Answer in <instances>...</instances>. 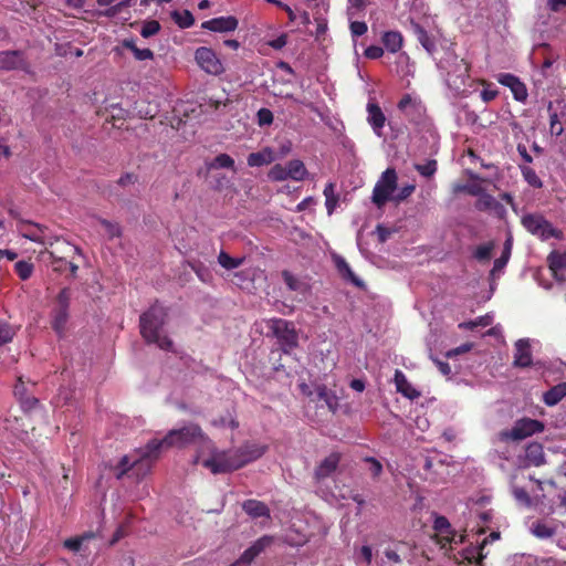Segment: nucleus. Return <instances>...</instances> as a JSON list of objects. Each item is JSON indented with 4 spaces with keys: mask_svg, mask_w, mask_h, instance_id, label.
I'll return each mask as SVG.
<instances>
[{
    "mask_svg": "<svg viewBox=\"0 0 566 566\" xmlns=\"http://www.w3.org/2000/svg\"><path fill=\"white\" fill-rule=\"evenodd\" d=\"M160 452V449H153L149 441L144 448L124 455L116 467V478L120 480L125 475H130L137 481L144 479L150 472Z\"/></svg>",
    "mask_w": 566,
    "mask_h": 566,
    "instance_id": "nucleus-1",
    "label": "nucleus"
},
{
    "mask_svg": "<svg viewBox=\"0 0 566 566\" xmlns=\"http://www.w3.org/2000/svg\"><path fill=\"white\" fill-rule=\"evenodd\" d=\"M167 311L164 306L155 303L139 317L140 334L146 343L156 344L160 349L171 350L172 340L161 335L160 332L166 323Z\"/></svg>",
    "mask_w": 566,
    "mask_h": 566,
    "instance_id": "nucleus-2",
    "label": "nucleus"
},
{
    "mask_svg": "<svg viewBox=\"0 0 566 566\" xmlns=\"http://www.w3.org/2000/svg\"><path fill=\"white\" fill-rule=\"evenodd\" d=\"M198 440L212 444L211 440L203 433L199 424L189 423L180 429L170 430L163 439L150 440V447L153 449H169L172 447L185 448Z\"/></svg>",
    "mask_w": 566,
    "mask_h": 566,
    "instance_id": "nucleus-3",
    "label": "nucleus"
},
{
    "mask_svg": "<svg viewBox=\"0 0 566 566\" xmlns=\"http://www.w3.org/2000/svg\"><path fill=\"white\" fill-rule=\"evenodd\" d=\"M521 224L531 234L546 241L551 238L563 239V231L555 228L542 213L530 212L521 218Z\"/></svg>",
    "mask_w": 566,
    "mask_h": 566,
    "instance_id": "nucleus-4",
    "label": "nucleus"
},
{
    "mask_svg": "<svg viewBox=\"0 0 566 566\" xmlns=\"http://www.w3.org/2000/svg\"><path fill=\"white\" fill-rule=\"evenodd\" d=\"M61 245L64 250L63 255L59 254L57 249L46 250L44 253L49 255L53 271L64 273L69 270L71 277H76L78 265L73 262V258L80 253V249L66 241H63Z\"/></svg>",
    "mask_w": 566,
    "mask_h": 566,
    "instance_id": "nucleus-5",
    "label": "nucleus"
},
{
    "mask_svg": "<svg viewBox=\"0 0 566 566\" xmlns=\"http://www.w3.org/2000/svg\"><path fill=\"white\" fill-rule=\"evenodd\" d=\"M201 464L213 474L228 473L241 468L235 450L219 451L213 449L211 457L202 460Z\"/></svg>",
    "mask_w": 566,
    "mask_h": 566,
    "instance_id": "nucleus-6",
    "label": "nucleus"
},
{
    "mask_svg": "<svg viewBox=\"0 0 566 566\" xmlns=\"http://www.w3.org/2000/svg\"><path fill=\"white\" fill-rule=\"evenodd\" d=\"M398 176L395 168H387L376 182L371 201L378 208L384 207L389 200H392V193L397 189Z\"/></svg>",
    "mask_w": 566,
    "mask_h": 566,
    "instance_id": "nucleus-7",
    "label": "nucleus"
},
{
    "mask_svg": "<svg viewBox=\"0 0 566 566\" xmlns=\"http://www.w3.org/2000/svg\"><path fill=\"white\" fill-rule=\"evenodd\" d=\"M71 292L69 287L62 289L56 296V305L51 312V326L53 331L62 337L66 329L70 317Z\"/></svg>",
    "mask_w": 566,
    "mask_h": 566,
    "instance_id": "nucleus-8",
    "label": "nucleus"
},
{
    "mask_svg": "<svg viewBox=\"0 0 566 566\" xmlns=\"http://www.w3.org/2000/svg\"><path fill=\"white\" fill-rule=\"evenodd\" d=\"M273 335L277 338L284 353H290L298 344V336L293 323L283 318H273L269 323Z\"/></svg>",
    "mask_w": 566,
    "mask_h": 566,
    "instance_id": "nucleus-9",
    "label": "nucleus"
},
{
    "mask_svg": "<svg viewBox=\"0 0 566 566\" xmlns=\"http://www.w3.org/2000/svg\"><path fill=\"white\" fill-rule=\"evenodd\" d=\"M544 423L536 419H531L524 417L518 419L511 430H505L500 433L502 440H523L527 437H531L535 433H539L544 431Z\"/></svg>",
    "mask_w": 566,
    "mask_h": 566,
    "instance_id": "nucleus-10",
    "label": "nucleus"
},
{
    "mask_svg": "<svg viewBox=\"0 0 566 566\" xmlns=\"http://www.w3.org/2000/svg\"><path fill=\"white\" fill-rule=\"evenodd\" d=\"M195 60L197 64L206 73L211 75H220L224 72L223 64L218 57L217 53L207 46H200L195 52Z\"/></svg>",
    "mask_w": 566,
    "mask_h": 566,
    "instance_id": "nucleus-11",
    "label": "nucleus"
},
{
    "mask_svg": "<svg viewBox=\"0 0 566 566\" xmlns=\"http://www.w3.org/2000/svg\"><path fill=\"white\" fill-rule=\"evenodd\" d=\"M496 80L500 84L511 90L513 97L516 101L525 102L527 99L528 93L526 85L516 75L511 73H500L496 75Z\"/></svg>",
    "mask_w": 566,
    "mask_h": 566,
    "instance_id": "nucleus-12",
    "label": "nucleus"
},
{
    "mask_svg": "<svg viewBox=\"0 0 566 566\" xmlns=\"http://www.w3.org/2000/svg\"><path fill=\"white\" fill-rule=\"evenodd\" d=\"M411 549L412 546L408 542L397 541L385 548L384 556L392 566H400Z\"/></svg>",
    "mask_w": 566,
    "mask_h": 566,
    "instance_id": "nucleus-13",
    "label": "nucleus"
},
{
    "mask_svg": "<svg viewBox=\"0 0 566 566\" xmlns=\"http://www.w3.org/2000/svg\"><path fill=\"white\" fill-rule=\"evenodd\" d=\"M268 450V447L264 444H259L254 442H247L240 448L235 449L238 459L241 463V468L247 465L248 463L258 460L261 458Z\"/></svg>",
    "mask_w": 566,
    "mask_h": 566,
    "instance_id": "nucleus-14",
    "label": "nucleus"
},
{
    "mask_svg": "<svg viewBox=\"0 0 566 566\" xmlns=\"http://www.w3.org/2000/svg\"><path fill=\"white\" fill-rule=\"evenodd\" d=\"M238 19L235 17H219L211 20L205 21L201 24L202 29L212 32H231L238 28Z\"/></svg>",
    "mask_w": 566,
    "mask_h": 566,
    "instance_id": "nucleus-15",
    "label": "nucleus"
},
{
    "mask_svg": "<svg viewBox=\"0 0 566 566\" xmlns=\"http://www.w3.org/2000/svg\"><path fill=\"white\" fill-rule=\"evenodd\" d=\"M273 542V537L264 535L256 539L249 548H247L239 560L244 565L249 566L256 556H259L268 546Z\"/></svg>",
    "mask_w": 566,
    "mask_h": 566,
    "instance_id": "nucleus-16",
    "label": "nucleus"
},
{
    "mask_svg": "<svg viewBox=\"0 0 566 566\" xmlns=\"http://www.w3.org/2000/svg\"><path fill=\"white\" fill-rule=\"evenodd\" d=\"M273 542V537L264 535L256 539L249 548H247L239 560L244 565L249 566L256 556H259L268 546Z\"/></svg>",
    "mask_w": 566,
    "mask_h": 566,
    "instance_id": "nucleus-17",
    "label": "nucleus"
},
{
    "mask_svg": "<svg viewBox=\"0 0 566 566\" xmlns=\"http://www.w3.org/2000/svg\"><path fill=\"white\" fill-rule=\"evenodd\" d=\"M340 458V453L332 452L324 460H322L314 471L315 480L319 482L334 473L339 464Z\"/></svg>",
    "mask_w": 566,
    "mask_h": 566,
    "instance_id": "nucleus-18",
    "label": "nucleus"
},
{
    "mask_svg": "<svg viewBox=\"0 0 566 566\" xmlns=\"http://www.w3.org/2000/svg\"><path fill=\"white\" fill-rule=\"evenodd\" d=\"M367 120L377 136H381L382 128L385 127L386 116L381 107L376 102H368L367 104Z\"/></svg>",
    "mask_w": 566,
    "mask_h": 566,
    "instance_id": "nucleus-19",
    "label": "nucleus"
},
{
    "mask_svg": "<svg viewBox=\"0 0 566 566\" xmlns=\"http://www.w3.org/2000/svg\"><path fill=\"white\" fill-rule=\"evenodd\" d=\"M23 53L18 50H8L0 52V70L11 71L23 65Z\"/></svg>",
    "mask_w": 566,
    "mask_h": 566,
    "instance_id": "nucleus-20",
    "label": "nucleus"
},
{
    "mask_svg": "<svg viewBox=\"0 0 566 566\" xmlns=\"http://www.w3.org/2000/svg\"><path fill=\"white\" fill-rule=\"evenodd\" d=\"M532 363V352L528 339H518L515 343L514 365L524 368L530 367Z\"/></svg>",
    "mask_w": 566,
    "mask_h": 566,
    "instance_id": "nucleus-21",
    "label": "nucleus"
},
{
    "mask_svg": "<svg viewBox=\"0 0 566 566\" xmlns=\"http://www.w3.org/2000/svg\"><path fill=\"white\" fill-rule=\"evenodd\" d=\"M19 229L23 238L35 243H43V239L40 233L45 229L44 226L30 220L21 219Z\"/></svg>",
    "mask_w": 566,
    "mask_h": 566,
    "instance_id": "nucleus-22",
    "label": "nucleus"
},
{
    "mask_svg": "<svg viewBox=\"0 0 566 566\" xmlns=\"http://www.w3.org/2000/svg\"><path fill=\"white\" fill-rule=\"evenodd\" d=\"M433 528L437 532L438 536H440L441 542H444L443 545H446L447 543H458L455 534L447 517L437 516L433 523Z\"/></svg>",
    "mask_w": 566,
    "mask_h": 566,
    "instance_id": "nucleus-23",
    "label": "nucleus"
},
{
    "mask_svg": "<svg viewBox=\"0 0 566 566\" xmlns=\"http://www.w3.org/2000/svg\"><path fill=\"white\" fill-rule=\"evenodd\" d=\"M243 511L252 518L266 517L270 518V510L268 505L258 500H247L242 503Z\"/></svg>",
    "mask_w": 566,
    "mask_h": 566,
    "instance_id": "nucleus-24",
    "label": "nucleus"
},
{
    "mask_svg": "<svg viewBox=\"0 0 566 566\" xmlns=\"http://www.w3.org/2000/svg\"><path fill=\"white\" fill-rule=\"evenodd\" d=\"M395 384L397 391L405 397L409 399H417L420 397V392L411 386L405 374L399 369L395 371Z\"/></svg>",
    "mask_w": 566,
    "mask_h": 566,
    "instance_id": "nucleus-25",
    "label": "nucleus"
},
{
    "mask_svg": "<svg viewBox=\"0 0 566 566\" xmlns=\"http://www.w3.org/2000/svg\"><path fill=\"white\" fill-rule=\"evenodd\" d=\"M411 27L418 42L430 55H432L437 50L434 39L419 23L412 22Z\"/></svg>",
    "mask_w": 566,
    "mask_h": 566,
    "instance_id": "nucleus-26",
    "label": "nucleus"
},
{
    "mask_svg": "<svg viewBox=\"0 0 566 566\" xmlns=\"http://www.w3.org/2000/svg\"><path fill=\"white\" fill-rule=\"evenodd\" d=\"M525 460L534 465L541 467L545 463L544 448L538 442H531L525 448Z\"/></svg>",
    "mask_w": 566,
    "mask_h": 566,
    "instance_id": "nucleus-27",
    "label": "nucleus"
},
{
    "mask_svg": "<svg viewBox=\"0 0 566 566\" xmlns=\"http://www.w3.org/2000/svg\"><path fill=\"white\" fill-rule=\"evenodd\" d=\"M381 42L390 53H397L403 44V36L399 31H386L382 33Z\"/></svg>",
    "mask_w": 566,
    "mask_h": 566,
    "instance_id": "nucleus-28",
    "label": "nucleus"
},
{
    "mask_svg": "<svg viewBox=\"0 0 566 566\" xmlns=\"http://www.w3.org/2000/svg\"><path fill=\"white\" fill-rule=\"evenodd\" d=\"M334 261L336 269L343 279L349 281L355 286H363V281L353 272L352 268L344 258L337 255L335 256Z\"/></svg>",
    "mask_w": 566,
    "mask_h": 566,
    "instance_id": "nucleus-29",
    "label": "nucleus"
},
{
    "mask_svg": "<svg viewBox=\"0 0 566 566\" xmlns=\"http://www.w3.org/2000/svg\"><path fill=\"white\" fill-rule=\"evenodd\" d=\"M512 247H513V238L510 235L503 247V251L500 258L495 259L493 268L491 270V275L495 276L496 274L501 273L502 270L506 266L511 253H512Z\"/></svg>",
    "mask_w": 566,
    "mask_h": 566,
    "instance_id": "nucleus-30",
    "label": "nucleus"
},
{
    "mask_svg": "<svg viewBox=\"0 0 566 566\" xmlns=\"http://www.w3.org/2000/svg\"><path fill=\"white\" fill-rule=\"evenodd\" d=\"M566 396V382H559L553 386L543 395V401L545 405L552 407L557 405Z\"/></svg>",
    "mask_w": 566,
    "mask_h": 566,
    "instance_id": "nucleus-31",
    "label": "nucleus"
},
{
    "mask_svg": "<svg viewBox=\"0 0 566 566\" xmlns=\"http://www.w3.org/2000/svg\"><path fill=\"white\" fill-rule=\"evenodd\" d=\"M547 263L553 276H556L566 270V252L552 251L547 256Z\"/></svg>",
    "mask_w": 566,
    "mask_h": 566,
    "instance_id": "nucleus-32",
    "label": "nucleus"
},
{
    "mask_svg": "<svg viewBox=\"0 0 566 566\" xmlns=\"http://www.w3.org/2000/svg\"><path fill=\"white\" fill-rule=\"evenodd\" d=\"M556 526H552L545 521H535L531 526V533L539 539L551 538L556 534Z\"/></svg>",
    "mask_w": 566,
    "mask_h": 566,
    "instance_id": "nucleus-33",
    "label": "nucleus"
},
{
    "mask_svg": "<svg viewBox=\"0 0 566 566\" xmlns=\"http://www.w3.org/2000/svg\"><path fill=\"white\" fill-rule=\"evenodd\" d=\"M316 394L319 400H323L328 410L335 413L338 409V398L325 385H319L316 388Z\"/></svg>",
    "mask_w": 566,
    "mask_h": 566,
    "instance_id": "nucleus-34",
    "label": "nucleus"
},
{
    "mask_svg": "<svg viewBox=\"0 0 566 566\" xmlns=\"http://www.w3.org/2000/svg\"><path fill=\"white\" fill-rule=\"evenodd\" d=\"M290 179L302 181L307 175V169L302 160L293 159L286 165Z\"/></svg>",
    "mask_w": 566,
    "mask_h": 566,
    "instance_id": "nucleus-35",
    "label": "nucleus"
},
{
    "mask_svg": "<svg viewBox=\"0 0 566 566\" xmlns=\"http://www.w3.org/2000/svg\"><path fill=\"white\" fill-rule=\"evenodd\" d=\"M468 176H469L470 182H467V195H470L473 197H478V196L482 195V192L484 191L482 184L486 182L488 179L482 178L480 175L472 172V171H468Z\"/></svg>",
    "mask_w": 566,
    "mask_h": 566,
    "instance_id": "nucleus-36",
    "label": "nucleus"
},
{
    "mask_svg": "<svg viewBox=\"0 0 566 566\" xmlns=\"http://www.w3.org/2000/svg\"><path fill=\"white\" fill-rule=\"evenodd\" d=\"M521 175L527 185L534 189L543 188V181L530 165H518Z\"/></svg>",
    "mask_w": 566,
    "mask_h": 566,
    "instance_id": "nucleus-37",
    "label": "nucleus"
},
{
    "mask_svg": "<svg viewBox=\"0 0 566 566\" xmlns=\"http://www.w3.org/2000/svg\"><path fill=\"white\" fill-rule=\"evenodd\" d=\"M272 160H273L272 151L268 148H265L261 151L251 153L247 159L248 165L250 167H261L264 165H269Z\"/></svg>",
    "mask_w": 566,
    "mask_h": 566,
    "instance_id": "nucleus-38",
    "label": "nucleus"
},
{
    "mask_svg": "<svg viewBox=\"0 0 566 566\" xmlns=\"http://www.w3.org/2000/svg\"><path fill=\"white\" fill-rule=\"evenodd\" d=\"M325 196V206L327 213L331 216L337 207L338 196L335 193V184L328 182L323 191Z\"/></svg>",
    "mask_w": 566,
    "mask_h": 566,
    "instance_id": "nucleus-39",
    "label": "nucleus"
},
{
    "mask_svg": "<svg viewBox=\"0 0 566 566\" xmlns=\"http://www.w3.org/2000/svg\"><path fill=\"white\" fill-rule=\"evenodd\" d=\"M94 537L93 532H86L80 536L66 538L63 543V546L72 552H80L82 549L83 543Z\"/></svg>",
    "mask_w": 566,
    "mask_h": 566,
    "instance_id": "nucleus-40",
    "label": "nucleus"
},
{
    "mask_svg": "<svg viewBox=\"0 0 566 566\" xmlns=\"http://www.w3.org/2000/svg\"><path fill=\"white\" fill-rule=\"evenodd\" d=\"M171 18L181 29L190 28L195 23V18L189 10H184L182 12L174 11Z\"/></svg>",
    "mask_w": 566,
    "mask_h": 566,
    "instance_id": "nucleus-41",
    "label": "nucleus"
},
{
    "mask_svg": "<svg viewBox=\"0 0 566 566\" xmlns=\"http://www.w3.org/2000/svg\"><path fill=\"white\" fill-rule=\"evenodd\" d=\"M243 258H232L224 251H221L218 255L219 264L226 270L237 269L243 263Z\"/></svg>",
    "mask_w": 566,
    "mask_h": 566,
    "instance_id": "nucleus-42",
    "label": "nucleus"
},
{
    "mask_svg": "<svg viewBox=\"0 0 566 566\" xmlns=\"http://www.w3.org/2000/svg\"><path fill=\"white\" fill-rule=\"evenodd\" d=\"M15 329L11 324L0 318V347L12 342Z\"/></svg>",
    "mask_w": 566,
    "mask_h": 566,
    "instance_id": "nucleus-43",
    "label": "nucleus"
},
{
    "mask_svg": "<svg viewBox=\"0 0 566 566\" xmlns=\"http://www.w3.org/2000/svg\"><path fill=\"white\" fill-rule=\"evenodd\" d=\"M495 200L496 199L492 195L486 193L484 190L482 195L478 196V200L475 201L474 207L478 211H491Z\"/></svg>",
    "mask_w": 566,
    "mask_h": 566,
    "instance_id": "nucleus-44",
    "label": "nucleus"
},
{
    "mask_svg": "<svg viewBox=\"0 0 566 566\" xmlns=\"http://www.w3.org/2000/svg\"><path fill=\"white\" fill-rule=\"evenodd\" d=\"M33 270H34V266L29 261L21 260L14 264V271H15L17 275L23 281L31 277Z\"/></svg>",
    "mask_w": 566,
    "mask_h": 566,
    "instance_id": "nucleus-45",
    "label": "nucleus"
},
{
    "mask_svg": "<svg viewBox=\"0 0 566 566\" xmlns=\"http://www.w3.org/2000/svg\"><path fill=\"white\" fill-rule=\"evenodd\" d=\"M494 249V243L492 241L479 245L474 251V258L480 261H489L492 256V251Z\"/></svg>",
    "mask_w": 566,
    "mask_h": 566,
    "instance_id": "nucleus-46",
    "label": "nucleus"
},
{
    "mask_svg": "<svg viewBox=\"0 0 566 566\" xmlns=\"http://www.w3.org/2000/svg\"><path fill=\"white\" fill-rule=\"evenodd\" d=\"M269 178L273 181H284L290 179L287 167L280 164L274 165L269 171Z\"/></svg>",
    "mask_w": 566,
    "mask_h": 566,
    "instance_id": "nucleus-47",
    "label": "nucleus"
},
{
    "mask_svg": "<svg viewBox=\"0 0 566 566\" xmlns=\"http://www.w3.org/2000/svg\"><path fill=\"white\" fill-rule=\"evenodd\" d=\"M471 65L464 59H461L455 65L453 73L460 78V84H464L465 80L470 76Z\"/></svg>",
    "mask_w": 566,
    "mask_h": 566,
    "instance_id": "nucleus-48",
    "label": "nucleus"
},
{
    "mask_svg": "<svg viewBox=\"0 0 566 566\" xmlns=\"http://www.w3.org/2000/svg\"><path fill=\"white\" fill-rule=\"evenodd\" d=\"M159 31H160V23L157 20H148V21L144 22L142 30H140V35L143 38L147 39V38H150L155 34H157Z\"/></svg>",
    "mask_w": 566,
    "mask_h": 566,
    "instance_id": "nucleus-49",
    "label": "nucleus"
},
{
    "mask_svg": "<svg viewBox=\"0 0 566 566\" xmlns=\"http://www.w3.org/2000/svg\"><path fill=\"white\" fill-rule=\"evenodd\" d=\"M486 543L488 538H485L476 549L468 552V554L465 555V559H468L469 563L481 565L482 560L485 558V555L483 554V548Z\"/></svg>",
    "mask_w": 566,
    "mask_h": 566,
    "instance_id": "nucleus-50",
    "label": "nucleus"
},
{
    "mask_svg": "<svg viewBox=\"0 0 566 566\" xmlns=\"http://www.w3.org/2000/svg\"><path fill=\"white\" fill-rule=\"evenodd\" d=\"M211 168H234V160L228 154H220L214 159L210 166Z\"/></svg>",
    "mask_w": 566,
    "mask_h": 566,
    "instance_id": "nucleus-51",
    "label": "nucleus"
},
{
    "mask_svg": "<svg viewBox=\"0 0 566 566\" xmlns=\"http://www.w3.org/2000/svg\"><path fill=\"white\" fill-rule=\"evenodd\" d=\"M436 465L443 468V462L441 460L434 461L433 458H426L423 463V470L427 472V479L434 480V475L438 474L436 470Z\"/></svg>",
    "mask_w": 566,
    "mask_h": 566,
    "instance_id": "nucleus-52",
    "label": "nucleus"
},
{
    "mask_svg": "<svg viewBox=\"0 0 566 566\" xmlns=\"http://www.w3.org/2000/svg\"><path fill=\"white\" fill-rule=\"evenodd\" d=\"M514 499L525 506L532 505V500L528 492L524 488L513 486L512 490Z\"/></svg>",
    "mask_w": 566,
    "mask_h": 566,
    "instance_id": "nucleus-53",
    "label": "nucleus"
},
{
    "mask_svg": "<svg viewBox=\"0 0 566 566\" xmlns=\"http://www.w3.org/2000/svg\"><path fill=\"white\" fill-rule=\"evenodd\" d=\"M274 116L269 108H260L256 113V120L259 126H269L273 123Z\"/></svg>",
    "mask_w": 566,
    "mask_h": 566,
    "instance_id": "nucleus-54",
    "label": "nucleus"
},
{
    "mask_svg": "<svg viewBox=\"0 0 566 566\" xmlns=\"http://www.w3.org/2000/svg\"><path fill=\"white\" fill-rule=\"evenodd\" d=\"M99 222L111 239L120 237L122 230L118 223L111 222L106 219H101Z\"/></svg>",
    "mask_w": 566,
    "mask_h": 566,
    "instance_id": "nucleus-55",
    "label": "nucleus"
},
{
    "mask_svg": "<svg viewBox=\"0 0 566 566\" xmlns=\"http://www.w3.org/2000/svg\"><path fill=\"white\" fill-rule=\"evenodd\" d=\"M282 277L284 280V283L291 291H298L301 290L302 283L297 277H295L290 271L284 270L282 272Z\"/></svg>",
    "mask_w": 566,
    "mask_h": 566,
    "instance_id": "nucleus-56",
    "label": "nucleus"
},
{
    "mask_svg": "<svg viewBox=\"0 0 566 566\" xmlns=\"http://www.w3.org/2000/svg\"><path fill=\"white\" fill-rule=\"evenodd\" d=\"M416 170L423 177H431L437 171V161L429 160L423 165H416Z\"/></svg>",
    "mask_w": 566,
    "mask_h": 566,
    "instance_id": "nucleus-57",
    "label": "nucleus"
},
{
    "mask_svg": "<svg viewBox=\"0 0 566 566\" xmlns=\"http://www.w3.org/2000/svg\"><path fill=\"white\" fill-rule=\"evenodd\" d=\"M365 462L369 464V472L374 479H377L382 473V464L373 457H366Z\"/></svg>",
    "mask_w": 566,
    "mask_h": 566,
    "instance_id": "nucleus-58",
    "label": "nucleus"
},
{
    "mask_svg": "<svg viewBox=\"0 0 566 566\" xmlns=\"http://www.w3.org/2000/svg\"><path fill=\"white\" fill-rule=\"evenodd\" d=\"M416 187L415 185H406L402 188L399 189L398 193L392 197V200L396 202H401L409 198L412 192L415 191Z\"/></svg>",
    "mask_w": 566,
    "mask_h": 566,
    "instance_id": "nucleus-59",
    "label": "nucleus"
},
{
    "mask_svg": "<svg viewBox=\"0 0 566 566\" xmlns=\"http://www.w3.org/2000/svg\"><path fill=\"white\" fill-rule=\"evenodd\" d=\"M367 30L368 27L364 21H353L350 23V32L353 36H361L367 32Z\"/></svg>",
    "mask_w": 566,
    "mask_h": 566,
    "instance_id": "nucleus-60",
    "label": "nucleus"
},
{
    "mask_svg": "<svg viewBox=\"0 0 566 566\" xmlns=\"http://www.w3.org/2000/svg\"><path fill=\"white\" fill-rule=\"evenodd\" d=\"M19 402L24 411H31L39 405V399H36L33 396L27 395L24 398H21Z\"/></svg>",
    "mask_w": 566,
    "mask_h": 566,
    "instance_id": "nucleus-61",
    "label": "nucleus"
},
{
    "mask_svg": "<svg viewBox=\"0 0 566 566\" xmlns=\"http://www.w3.org/2000/svg\"><path fill=\"white\" fill-rule=\"evenodd\" d=\"M364 55L367 59L377 60L384 55V49L378 45H370L365 50Z\"/></svg>",
    "mask_w": 566,
    "mask_h": 566,
    "instance_id": "nucleus-62",
    "label": "nucleus"
},
{
    "mask_svg": "<svg viewBox=\"0 0 566 566\" xmlns=\"http://www.w3.org/2000/svg\"><path fill=\"white\" fill-rule=\"evenodd\" d=\"M359 555L366 566L371 565L373 549L369 545H363L359 549Z\"/></svg>",
    "mask_w": 566,
    "mask_h": 566,
    "instance_id": "nucleus-63",
    "label": "nucleus"
},
{
    "mask_svg": "<svg viewBox=\"0 0 566 566\" xmlns=\"http://www.w3.org/2000/svg\"><path fill=\"white\" fill-rule=\"evenodd\" d=\"M133 54L138 61L151 60L154 57V52L150 49L136 48Z\"/></svg>",
    "mask_w": 566,
    "mask_h": 566,
    "instance_id": "nucleus-64",
    "label": "nucleus"
}]
</instances>
